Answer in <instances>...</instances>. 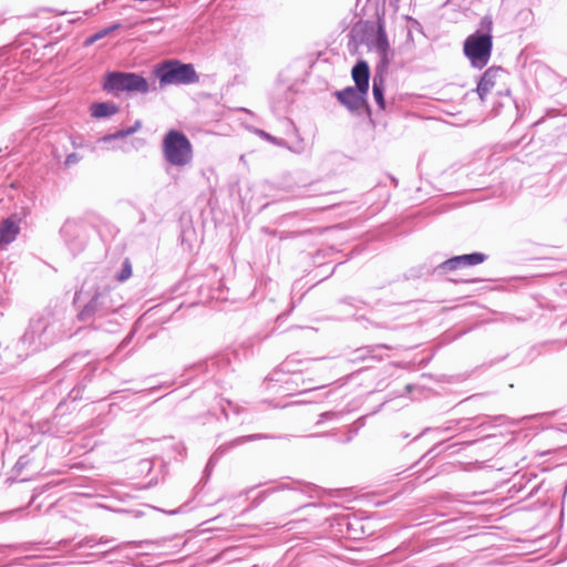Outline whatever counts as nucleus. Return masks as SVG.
Masks as SVG:
<instances>
[{
    "label": "nucleus",
    "mask_w": 567,
    "mask_h": 567,
    "mask_svg": "<svg viewBox=\"0 0 567 567\" xmlns=\"http://www.w3.org/2000/svg\"><path fill=\"white\" fill-rule=\"evenodd\" d=\"M492 24V19L484 17L481 21L482 30L468 35L464 42V54L475 68L482 69L489 61L493 45Z\"/></svg>",
    "instance_id": "f257e3e1"
},
{
    "label": "nucleus",
    "mask_w": 567,
    "mask_h": 567,
    "mask_svg": "<svg viewBox=\"0 0 567 567\" xmlns=\"http://www.w3.org/2000/svg\"><path fill=\"white\" fill-rule=\"evenodd\" d=\"M163 156L176 167L188 166L193 162V146L187 136L176 130L168 131L162 144Z\"/></svg>",
    "instance_id": "f03ea898"
},
{
    "label": "nucleus",
    "mask_w": 567,
    "mask_h": 567,
    "mask_svg": "<svg viewBox=\"0 0 567 567\" xmlns=\"http://www.w3.org/2000/svg\"><path fill=\"white\" fill-rule=\"evenodd\" d=\"M142 126L141 121H136L134 125L120 130L113 134H109L102 138H100L95 146L94 151H115L121 150L123 152H130L132 148L137 150L138 147L144 145V140L136 138L132 142L125 141V138L134 133H136Z\"/></svg>",
    "instance_id": "7ed1b4c3"
},
{
    "label": "nucleus",
    "mask_w": 567,
    "mask_h": 567,
    "mask_svg": "<svg viewBox=\"0 0 567 567\" xmlns=\"http://www.w3.org/2000/svg\"><path fill=\"white\" fill-rule=\"evenodd\" d=\"M162 85L194 83L198 76L190 64L169 62L162 65L156 72Z\"/></svg>",
    "instance_id": "20e7f679"
},
{
    "label": "nucleus",
    "mask_w": 567,
    "mask_h": 567,
    "mask_svg": "<svg viewBox=\"0 0 567 567\" xmlns=\"http://www.w3.org/2000/svg\"><path fill=\"white\" fill-rule=\"evenodd\" d=\"M104 89L107 91H134L145 93L148 91V83L144 78L135 73L110 72L105 78Z\"/></svg>",
    "instance_id": "39448f33"
},
{
    "label": "nucleus",
    "mask_w": 567,
    "mask_h": 567,
    "mask_svg": "<svg viewBox=\"0 0 567 567\" xmlns=\"http://www.w3.org/2000/svg\"><path fill=\"white\" fill-rule=\"evenodd\" d=\"M367 93L357 87H347L336 94L341 104L350 111H358L364 105Z\"/></svg>",
    "instance_id": "423d86ee"
},
{
    "label": "nucleus",
    "mask_w": 567,
    "mask_h": 567,
    "mask_svg": "<svg viewBox=\"0 0 567 567\" xmlns=\"http://www.w3.org/2000/svg\"><path fill=\"white\" fill-rule=\"evenodd\" d=\"M504 70L502 68H489L485 71L477 84V94L481 101H485L487 94L494 89L497 80L502 78Z\"/></svg>",
    "instance_id": "0eeeda50"
},
{
    "label": "nucleus",
    "mask_w": 567,
    "mask_h": 567,
    "mask_svg": "<svg viewBox=\"0 0 567 567\" xmlns=\"http://www.w3.org/2000/svg\"><path fill=\"white\" fill-rule=\"evenodd\" d=\"M486 259V256L482 252H473L468 255H462L453 257L444 261L441 267L444 270H454L461 267L475 266L482 264Z\"/></svg>",
    "instance_id": "6e6552de"
},
{
    "label": "nucleus",
    "mask_w": 567,
    "mask_h": 567,
    "mask_svg": "<svg viewBox=\"0 0 567 567\" xmlns=\"http://www.w3.org/2000/svg\"><path fill=\"white\" fill-rule=\"evenodd\" d=\"M369 65L364 61L358 62L352 69V78L355 82V87L362 90V92H368L369 89Z\"/></svg>",
    "instance_id": "1a4fd4ad"
},
{
    "label": "nucleus",
    "mask_w": 567,
    "mask_h": 567,
    "mask_svg": "<svg viewBox=\"0 0 567 567\" xmlns=\"http://www.w3.org/2000/svg\"><path fill=\"white\" fill-rule=\"evenodd\" d=\"M19 224L12 219H6L0 224V246L12 243L19 234Z\"/></svg>",
    "instance_id": "9d476101"
},
{
    "label": "nucleus",
    "mask_w": 567,
    "mask_h": 567,
    "mask_svg": "<svg viewBox=\"0 0 567 567\" xmlns=\"http://www.w3.org/2000/svg\"><path fill=\"white\" fill-rule=\"evenodd\" d=\"M90 111L93 117L104 118L116 114L118 109L114 103L101 102L92 104Z\"/></svg>",
    "instance_id": "9b49d317"
},
{
    "label": "nucleus",
    "mask_w": 567,
    "mask_h": 567,
    "mask_svg": "<svg viewBox=\"0 0 567 567\" xmlns=\"http://www.w3.org/2000/svg\"><path fill=\"white\" fill-rule=\"evenodd\" d=\"M377 51L382 55V59H386V52L390 49V44L382 29L379 30L375 41Z\"/></svg>",
    "instance_id": "f8f14e48"
},
{
    "label": "nucleus",
    "mask_w": 567,
    "mask_h": 567,
    "mask_svg": "<svg viewBox=\"0 0 567 567\" xmlns=\"http://www.w3.org/2000/svg\"><path fill=\"white\" fill-rule=\"evenodd\" d=\"M373 96L375 102L381 109L385 107L384 97H383V81L382 79L374 78L373 79Z\"/></svg>",
    "instance_id": "ddd939ff"
},
{
    "label": "nucleus",
    "mask_w": 567,
    "mask_h": 567,
    "mask_svg": "<svg viewBox=\"0 0 567 567\" xmlns=\"http://www.w3.org/2000/svg\"><path fill=\"white\" fill-rule=\"evenodd\" d=\"M132 275V266L130 264V261L126 259L124 262H123V267H122V270L117 277V279L120 281H125L126 279H128Z\"/></svg>",
    "instance_id": "4468645a"
},
{
    "label": "nucleus",
    "mask_w": 567,
    "mask_h": 567,
    "mask_svg": "<svg viewBox=\"0 0 567 567\" xmlns=\"http://www.w3.org/2000/svg\"><path fill=\"white\" fill-rule=\"evenodd\" d=\"M109 34H110V29H103V30L96 32L95 34L91 35L90 38H87L85 40V45H91L94 42H96L97 40H101Z\"/></svg>",
    "instance_id": "2eb2a0df"
},
{
    "label": "nucleus",
    "mask_w": 567,
    "mask_h": 567,
    "mask_svg": "<svg viewBox=\"0 0 567 567\" xmlns=\"http://www.w3.org/2000/svg\"><path fill=\"white\" fill-rule=\"evenodd\" d=\"M80 161V157L78 156V154L75 153H72L70 154L66 159H65V164L66 165H72V164H75Z\"/></svg>",
    "instance_id": "dca6fc26"
},
{
    "label": "nucleus",
    "mask_w": 567,
    "mask_h": 567,
    "mask_svg": "<svg viewBox=\"0 0 567 567\" xmlns=\"http://www.w3.org/2000/svg\"><path fill=\"white\" fill-rule=\"evenodd\" d=\"M120 28V24H113L111 27H107L106 29H110V33L113 32L114 30L118 29Z\"/></svg>",
    "instance_id": "f3484780"
},
{
    "label": "nucleus",
    "mask_w": 567,
    "mask_h": 567,
    "mask_svg": "<svg viewBox=\"0 0 567 567\" xmlns=\"http://www.w3.org/2000/svg\"><path fill=\"white\" fill-rule=\"evenodd\" d=\"M261 134H262L266 138L270 140V136H269L268 134H266V133H264V132H262Z\"/></svg>",
    "instance_id": "a211bd4d"
}]
</instances>
